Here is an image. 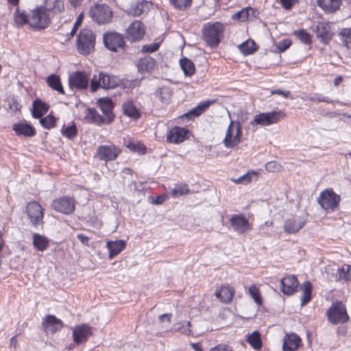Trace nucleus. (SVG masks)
Returning <instances> with one entry per match:
<instances>
[{"mask_svg": "<svg viewBox=\"0 0 351 351\" xmlns=\"http://www.w3.org/2000/svg\"><path fill=\"white\" fill-rule=\"evenodd\" d=\"M232 19L238 20L242 22L249 20V13L246 8L232 15Z\"/></svg>", "mask_w": 351, "mask_h": 351, "instance_id": "obj_52", "label": "nucleus"}, {"mask_svg": "<svg viewBox=\"0 0 351 351\" xmlns=\"http://www.w3.org/2000/svg\"><path fill=\"white\" fill-rule=\"evenodd\" d=\"M91 19L98 24H106L111 22L113 12L106 4H96L89 10Z\"/></svg>", "mask_w": 351, "mask_h": 351, "instance_id": "obj_6", "label": "nucleus"}, {"mask_svg": "<svg viewBox=\"0 0 351 351\" xmlns=\"http://www.w3.org/2000/svg\"><path fill=\"white\" fill-rule=\"evenodd\" d=\"M189 193V189L186 184H176L175 187L171 189V195L173 196H180Z\"/></svg>", "mask_w": 351, "mask_h": 351, "instance_id": "obj_47", "label": "nucleus"}, {"mask_svg": "<svg viewBox=\"0 0 351 351\" xmlns=\"http://www.w3.org/2000/svg\"><path fill=\"white\" fill-rule=\"evenodd\" d=\"M302 291L301 297V306L306 305L311 300L312 285L310 281H305L301 286Z\"/></svg>", "mask_w": 351, "mask_h": 351, "instance_id": "obj_38", "label": "nucleus"}, {"mask_svg": "<svg viewBox=\"0 0 351 351\" xmlns=\"http://www.w3.org/2000/svg\"><path fill=\"white\" fill-rule=\"evenodd\" d=\"M33 245L39 251L45 250L49 246V240L47 237L38 233L33 234Z\"/></svg>", "mask_w": 351, "mask_h": 351, "instance_id": "obj_37", "label": "nucleus"}, {"mask_svg": "<svg viewBox=\"0 0 351 351\" xmlns=\"http://www.w3.org/2000/svg\"><path fill=\"white\" fill-rule=\"evenodd\" d=\"M122 110L125 115L134 119H138L141 117L140 112L134 105L132 100H127L124 101L122 105Z\"/></svg>", "mask_w": 351, "mask_h": 351, "instance_id": "obj_31", "label": "nucleus"}, {"mask_svg": "<svg viewBox=\"0 0 351 351\" xmlns=\"http://www.w3.org/2000/svg\"><path fill=\"white\" fill-rule=\"evenodd\" d=\"M251 180L250 176H249L247 173L239 177L237 180H234V182L239 183V184H247Z\"/></svg>", "mask_w": 351, "mask_h": 351, "instance_id": "obj_63", "label": "nucleus"}, {"mask_svg": "<svg viewBox=\"0 0 351 351\" xmlns=\"http://www.w3.org/2000/svg\"><path fill=\"white\" fill-rule=\"evenodd\" d=\"M121 153V149L114 144L102 145L97 148V156L106 162L114 160Z\"/></svg>", "mask_w": 351, "mask_h": 351, "instance_id": "obj_12", "label": "nucleus"}, {"mask_svg": "<svg viewBox=\"0 0 351 351\" xmlns=\"http://www.w3.org/2000/svg\"><path fill=\"white\" fill-rule=\"evenodd\" d=\"M315 32L320 42L327 44L332 39V34L330 26L324 22H318L315 26Z\"/></svg>", "mask_w": 351, "mask_h": 351, "instance_id": "obj_19", "label": "nucleus"}, {"mask_svg": "<svg viewBox=\"0 0 351 351\" xmlns=\"http://www.w3.org/2000/svg\"><path fill=\"white\" fill-rule=\"evenodd\" d=\"M90 335L91 328L86 324L77 326L73 330V341L77 344L86 341Z\"/></svg>", "mask_w": 351, "mask_h": 351, "instance_id": "obj_20", "label": "nucleus"}, {"mask_svg": "<svg viewBox=\"0 0 351 351\" xmlns=\"http://www.w3.org/2000/svg\"><path fill=\"white\" fill-rule=\"evenodd\" d=\"M210 351H234L231 346L221 343L210 349Z\"/></svg>", "mask_w": 351, "mask_h": 351, "instance_id": "obj_59", "label": "nucleus"}, {"mask_svg": "<svg viewBox=\"0 0 351 351\" xmlns=\"http://www.w3.org/2000/svg\"><path fill=\"white\" fill-rule=\"evenodd\" d=\"M350 269L351 267L348 265H346L341 269H339L338 270L339 272V278H343L345 280H348L349 279Z\"/></svg>", "mask_w": 351, "mask_h": 351, "instance_id": "obj_57", "label": "nucleus"}, {"mask_svg": "<svg viewBox=\"0 0 351 351\" xmlns=\"http://www.w3.org/2000/svg\"><path fill=\"white\" fill-rule=\"evenodd\" d=\"M160 47V44L157 43H152L150 45H145L141 48V51L143 53H152L156 51Z\"/></svg>", "mask_w": 351, "mask_h": 351, "instance_id": "obj_56", "label": "nucleus"}, {"mask_svg": "<svg viewBox=\"0 0 351 351\" xmlns=\"http://www.w3.org/2000/svg\"><path fill=\"white\" fill-rule=\"evenodd\" d=\"M301 345V339L295 333L287 334L283 339V351H295Z\"/></svg>", "mask_w": 351, "mask_h": 351, "instance_id": "obj_21", "label": "nucleus"}, {"mask_svg": "<svg viewBox=\"0 0 351 351\" xmlns=\"http://www.w3.org/2000/svg\"><path fill=\"white\" fill-rule=\"evenodd\" d=\"M285 117V114L281 111H271L267 112H261L256 114L250 124L267 126L277 123Z\"/></svg>", "mask_w": 351, "mask_h": 351, "instance_id": "obj_9", "label": "nucleus"}, {"mask_svg": "<svg viewBox=\"0 0 351 351\" xmlns=\"http://www.w3.org/2000/svg\"><path fill=\"white\" fill-rule=\"evenodd\" d=\"M281 291L287 295L293 294L297 291L298 280L293 275H289L282 278L280 280Z\"/></svg>", "mask_w": 351, "mask_h": 351, "instance_id": "obj_16", "label": "nucleus"}, {"mask_svg": "<svg viewBox=\"0 0 351 351\" xmlns=\"http://www.w3.org/2000/svg\"><path fill=\"white\" fill-rule=\"evenodd\" d=\"M138 70L141 73H149L157 69L156 61L151 56H147L141 58L137 64Z\"/></svg>", "mask_w": 351, "mask_h": 351, "instance_id": "obj_25", "label": "nucleus"}, {"mask_svg": "<svg viewBox=\"0 0 351 351\" xmlns=\"http://www.w3.org/2000/svg\"><path fill=\"white\" fill-rule=\"evenodd\" d=\"M187 132L188 130L183 128L175 127L168 132L167 141L171 143H180L186 139Z\"/></svg>", "mask_w": 351, "mask_h": 351, "instance_id": "obj_22", "label": "nucleus"}, {"mask_svg": "<svg viewBox=\"0 0 351 351\" xmlns=\"http://www.w3.org/2000/svg\"><path fill=\"white\" fill-rule=\"evenodd\" d=\"M88 113L86 119L91 123L98 125L101 124H107V120L105 117L99 114L95 108H88Z\"/></svg>", "mask_w": 351, "mask_h": 351, "instance_id": "obj_35", "label": "nucleus"}, {"mask_svg": "<svg viewBox=\"0 0 351 351\" xmlns=\"http://www.w3.org/2000/svg\"><path fill=\"white\" fill-rule=\"evenodd\" d=\"M121 84L119 77L108 73L100 72L98 77L94 75L90 80V91L95 92L99 88L113 89Z\"/></svg>", "mask_w": 351, "mask_h": 351, "instance_id": "obj_2", "label": "nucleus"}, {"mask_svg": "<svg viewBox=\"0 0 351 351\" xmlns=\"http://www.w3.org/2000/svg\"><path fill=\"white\" fill-rule=\"evenodd\" d=\"M49 110V106L39 99L33 102L32 116L34 118H41Z\"/></svg>", "mask_w": 351, "mask_h": 351, "instance_id": "obj_34", "label": "nucleus"}, {"mask_svg": "<svg viewBox=\"0 0 351 351\" xmlns=\"http://www.w3.org/2000/svg\"><path fill=\"white\" fill-rule=\"evenodd\" d=\"M309 100L312 101H317V102H326L328 104H333L335 103V101H333L331 99H329L327 97L322 96L319 94H315L313 96L309 97Z\"/></svg>", "mask_w": 351, "mask_h": 351, "instance_id": "obj_55", "label": "nucleus"}, {"mask_svg": "<svg viewBox=\"0 0 351 351\" xmlns=\"http://www.w3.org/2000/svg\"><path fill=\"white\" fill-rule=\"evenodd\" d=\"M214 100H206L200 102L196 107L193 108L191 110L184 114L185 117L189 118L196 117L202 114L206 109L213 104Z\"/></svg>", "mask_w": 351, "mask_h": 351, "instance_id": "obj_32", "label": "nucleus"}, {"mask_svg": "<svg viewBox=\"0 0 351 351\" xmlns=\"http://www.w3.org/2000/svg\"><path fill=\"white\" fill-rule=\"evenodd\" d=\"M223 31L224 27L221 23H207L202 29L204 40L210 47H216L221 42Z\"/></svg>", "mask_w": 351, "mask_h": 351, "instance_id": "obj_1", "label": "nucleus"}, {"mask_svg": "<svg viewBox=\"0 0 351 351\" xmlns=\"http://www.w3.org/2000/svg\"><path fill=\"white\" fill-rule=\"evenodd\" d=\"M151 2L146 0H137L131 4L128 14L134 16H138L147 12L151 7Z\"/></svg>", "mask_w": 351, "mask_h": 351, "instance_id": "obj_24", "label": "nucleus"}, {"mask_svg": "<svg viewBox=\"0 0 351 351\" xmlns=\"http://www.w3.org/2000/svg\"><path fill=\"white\" fill-rule=\"evenodd\" d=\"M99 106L103 112L106 115V119L107 120V124L110 123L114 119V114L112 113L113 109V103L111 99L106 97V98H100L98 100Z\"/></svg>", "mask_w": 351, "mask_h": 351, "instance_id": "obj_23", "label": "nucleus"}, {"mask_svg": "<svg viewBox=\"0 0 351 351\" xmlns=\"http://www.w3.org/2000/svg\"><path fill=\"white\" fill-rule=\"evenodd\" d=\"M242 138V128L239 121H230L226 130V136L223 143L226 148H232L237 146Z\"/></svg>", "mask_w": 351, "mask_h": 351, "instance_id": "obj_5", "label": "nucleus"}, {"mask_svg": "<svg viewBox=\"0 0 351 351\" xmlns=\"http://www.w3.org/2000/svg\"><path fill=\"white\" fill-rule=\"evenodd\" d=\"M256 44L252 40H247L239 45V49L244 55H250L256 51Z\"/></svg>", "mask_w": 351, "mask_h": 351, "instance_id": "obj_42", "label": "nucleus"}, {"mask_svg": "<svg viewBox=\"0 0 351 351\" xmlns=\"http://www.w3.org/2000/svg\"><path fill=\"white\" fill-rule=\"evenodd\" d=\"M144 34V25L140 21H135L127 29V38L132 42L140 40Z\"/></svg>", "mask_w": 351, "mask_h": 351, "instance_id": "obj_15", "label": "nucleus"}, {"mask_svg": "<svg viewBox=\"0 0 351 351\" xmlns=\"http://www.w3.org/2000/svg\"><path fill=\"white\" fill-rule=\"evenodd\" d=\"M248 293L257 304H262V298L258 288L255 285L249 287Z\"/></svg>", "mask_w": 351, "mask_h": 351, "instance_id": "obj_49", "label": "nucleus"}, {"mask_svg": "<svg viewBox=\"0 0 351 351\" xmlns=\"http://www.w3.org/2000/svg\"><path fill=\"white\" fill-rule=\"evenodd\" d=\"M47 84L53 90L58 91L60 94L64 95V90L58 75L55 74L49 75L47 78Z\"/></svg>", "mask_w": 351, "mask_h": 351, "instance_id": "obj_36", "label": "nucleus"}, {"mask_svg": "<svg viewBox=\"0 0 351 351\" xmlns=\"http://www.w3.org/2000/svg\"><path fill=\"white\" fill-rule=\"evenodd\" d=\"M13 130L18 135L33 136L36 134L34 127L26 123H16L13 125Z\"/></svg>", "mask_w": 351, "mask_h": 351, "instance_id": "obj_30", "label": "nucleus"}, {"mask_svg": "<svg viewBox=\"0 0 351 351\" xmlns=\"http://www.w3.org/2000/svg\"><path fill=\"white\" fill-rule=\"evenodd\" d=\"M62 134L68 138L69 139H73L77 134V130L75 123L72 121L69 125L64 124L61 129Z\"/></svg>", "mask_w": 351, "mask_h": 351, "instance_id": "obj_41", "label": "nucleus"}, {"mask_svg": "<svg viewBox=\"0 0 351 351\" xmlns=\"http://www.w3.org/2000/svg\"><path fill=\"white\" fill-rule=\"evenodd\" d=\"M326 315L329 322L333 324L345 323L349 319L346 307L342 302L332 304L327 310Z\"/></svg>", "mask_w": 351, "mask_h": 351, "instance_id": "obj_8", "label": "nucleus"}, {"mask_svg": "<svg viewBox=\"0 0 351 351\" xmlns=\"http://www.w3.org/2000/svg\"><path fill=\"white\" fill-rule=\"evenodd\" d=\"M234 295V290L230 286H223L221 289L216 291L215 295L222 302L228 303L230 302Z\"/></svg>", "mask_w": 351, "mask_h": 351, "instance_id": "obj_33", "label": "nucleus"}, {"mask_svg": "<svg viewBox=\"0 0 351 351\" xmlns=\"http://www.w3.org/2000/svg\"><path fill=\"white\" fill-rule=\"evenodd\" d=\"M29 14L25 13V11H21L16 9L14 12V21L19 26H23L27 23L29 25Z\"/></svg>", "mask_w": 351, "mask_h": 351, "instance_id": "obj_43", "label": "nucleus"}, {"mask_svg": "<svg viewBox=\"0 0 351 351\" xmlns=\"http://www.w3.org/2000/svg\"><path fill=\"white\" fill-rule=\"evenodd\" d=\"M339 35L342 37L348 48H351V27L343 29Z\"/></svg>", "mask_w": 351, "mask_h": 351, "instance_id": "obj_53", "label": "nucleus"}, {"mask_svg": "<svg viewBox=\"0 0 351 351\" xmlns=\"http://www.w3.org/2000/svg\"><path fill=\"white\" fill-rule=\"evenodd\" d=\"M246 341L254 350H258L262 348L261 334L258 330H254L252 333L249 334Z\"/></svg>", "mask_w": 351, "mask_h": 351, "instance_id": "obj_39", "label": "nucleus"}, {"mask_svg": "<svg viewBox=\"0 0 351 351\" xmlns=\"http://www.w3.org/2000/svg\"><path fill=\"white\" fill-rule=\"evenodd\" d=\"M126 243L123 240L109 241L106 243V247L109 252V258L112 259L119 254L125 247Z\"/></svg>", "mask_w": 351, "mask_h": 351, "instance_id": "obj_28", "label": "nucleus"}, {"mask_svg": "<svg viewBox=\"0 0 351 351\" xmlns=\"http://www.w3.org/2000/svg\"><path fill=\"white\" fill-rule=\"evenodd\" d=\"M48 13L53 14L62 12L64 9V2L62 0H45L43 5H40Z\"/></svg>", "mask_w": 351, "mask_h": 351, "instance_id": "obj_29", "label": "nucleus"}, {"mask_svg": "<svg viewBox=\"0 0 351 351\" xmlns=\"http://www.w3.org/2000/svg\"><path fill=\"white\" fill-rule=\"evenodd\" d=\"M156 95L162 103H168L171 97V90L168 87L162 86L156 91Z\"/></svg>", "mask_w": 351, "mask_h": 351, "instance_id": "obj_44", "label": "nucleus"}, {"mask_svg": "<svg viewBox=\"0 0 351 351\" xmlns=\"http://www.w3.org/2000/svg\"><path fill=\"white\" fill-rule=\"evenodd\" d=\"M77 238L82 242L84 245H89V237L83 234H77Z\"/></svg>", "mask_w": 351, "mask_h": 351, "instance_id": "obj_64", "label": "nucleus"}, {"mask_svg": "<svg viewBox=\"0 0 351 351\" xmlns=\"http://www.w3.org/2000/svg\"><path fill=\"white\" fill-rule=\"evenodd\" d=\"M5 107L7 109H10L12 112L19 111L21 108V105L14 98H9L5 101Z\"/></svg>", "mask_w": 351, "mask_h": 351, "instance_id": "obj_51", "label": "nucleus"}, {"mask_svg": "<svg viewBox=\"0 0 351 351\" xmlns=\"http://www.w3.org/2000/svg\"><path fill=\"white\" fill-rule=\"evenodd\" d=\"M169 2L176 9L185 10L191 7L192 0H169Z\"/></svg>", "mask_w": 351, "mask_h": 351, "instance_id": "obj_46", "label": "nucleus"}, {"mask_svg": "<svg viewBox=\"0 0 351 351\" xmlns=\"http://www.w3.org/2000/svg\"><path fill=\"white\" fill-rule=\"evenodd\" d=\"M82 19H83V14H80L78 16V17L77 18V19H76V21H75V22L74 23L73 27L72 30L70 32V34H71V36H73L75 34V33H76L79 26L81 25V23L82 22Z\"/></svg>", "mask_w": 351, "mask_h": 351, "instance_id": "obj_60", "label": "nucleus"}, {"mask_svg": "<svg viewBox=\"0 0 351 351\" xmlns=\"http://www.w3.org/2000/svg\"><path fill=\"white\" fill-rule=\"evenodd\" d=\"M291 40L289 39H285L280 40L277 44L276 47L279 51L283 52L287 50L291 45Z\"/></svg>", "mask_w": 351, "mask_h": 351, "instance_id": "obj_58", "label": "nucleus"}, {"mask_svg": "<svg viewBox=\"0 0 351 351\" xmlns=\"http://www.w3.org/2000/svg\"><path fill=\"white\" fill-rule=\"evenodd\" d=\"M77 48L80 53L88 55L95 49V36L91 29L84 28L80 30L77 38Z\"/></svg>", "mask_w": 351, "mask_h": 351, "instance_id": "obj_3", "label": "nucleus"}, {"mask_svg": "<svg viewBox=\"0 0 351 351\" xmlns=\"http://www.w3.org/2000/svg\"><path fill=\"white\" fill-rule=\"evenodd\" d=\"M180 65L185 75L191 76L194 74L195 71V64L187 58H181Z\"/></svg>", "mask_w": 351, "mask_h": 351, "instance_id": "obj_40", "label": "nucleus"}, {"mask_svg": "<svg viewBox=\"0 0 351 351\" xmlns=\"http://www.w3.org/2000/svg\"><path fill=\"white\" fill-rule=\"evenodd\" d=\"M88 79L86 74L81 71L73 73L69 77V85L70 88L84 89L88 86Z\"/></svg>", "mask_w": 351, "mask_h": 351, "instance_id": "obj_17", "label": "nucleus"}, {"mask_svg": "<svg viewBox=\"0 0 351 351\" xmlns=\"http://www.w3.org/2000/svg\"><path fill=\"white\" fill-rule=\"evenodd\" d=\"M305 224V221L300 218H291L287 219L283 225L285 232L294 234L298 232Z\"/></svg>", "mask_w": 351, "mask_h": 351, "instance_id": "obj_26", "label": "nucleus"}, {"mask_svg": "<svg viewBox=\"0 0 351 351\" xmlns=\"http://www.w3.org/2000/svg\"><path fill=\"white\" fill-rule=\"evenodd\" d=\"M56 119L51 115L48 114L44 118H40V125L46 129H51L55 126Z\"/></svg>", "mask_w": 351, "mask_h": 351, "instance_id": "obj_48", "label": "nucleus"}, {"mask_svg": "<svg viewBox=\"0 0 351 351\" xmlns=\"http://www.w3.org/2000/svg\"><path fill=\"white\" fill-rule=\"evenodd\" d=\"M271 95L277 94L282 95L285 98H291L292 95L289 90L284 91L280 89H276L271 92Z\"/></svg>", "mask_w": 351, "mask_h": 351, "instance_id": "obj_61", "label": "nucleus"}, {"mask_svg": "<svg viewBox=\"0 0 351 351\" xmlns=\"http://www.w3.org/2000/svg\"><path fill=\"white\" fill-rule=\"evenodd\" d=\"M51 207L58 213L71 215L75 210V201L73 197L64 196L54 199L51 203Z\"/></svg>", "mask_w": 351, "mask_h": 351, "instance_id": "obj_11", "label": "nucleus"}, {"mask_svg": "<svg viewBox=\"0 0 351 351\" xmlns=\"http://www.w3.org/2000/svg\"><path fill=\"white\" fill-rule=\"evenodd\" d=\"M293 34L295 36V37L298 39H299L301 41V43L306 45L311 44V36L305 29H302L299 30H295Z\"/></svg>", "mask_w": 351, "mask_h": 351, "instance_id": "obj_45", "label": "nucleus"}, {"mask_svg": "<svg viewBox=\"0 0 351 351\" xmlns=\"http://www.w3.org/2000/svg\"><path fill=\"white\" fill-rule=\"evenodd\" d=\"M105 47L110 51H119L123 50L125 42L123 36L117 32H106L103 36Z\"/></svg>", "mask_w": 351, "mask_h": 351, "instance_id": "obj_10", "label": "nucleus"}, {"mask_svg": "<svg viewBox=\"0 0 351 351\" xmlns=\"http://www.w3.org/2000/svg\"><path fill=\"white\" fill-rule=\"evenodd\" d=\"M26 213L33 226L37 227L43 223V208L38 202H29L26 207Z\"/></svg>", "mask_w": 351, "mask_h": 351, "instance_id": "obj_13", "label": "nucleus"}, {"mask_svg": "<svg viewBox=\"0 0 351 351\" xmlns=\"http://www.w3.org/2000/svg\"><path fill=\"white\" fill-rule=\"evenodd\" d=\"M297 0H280L282 7L285 10H291Z\"/></svg>", "mask_w": 351, "mask_h": 351, "instance_id": "obj_62", "label": "nucleus"}, {"mask_svg": "<svg viewBox=\"0 0 351 351\" xmlns=\"http://www.w3.org/2000/svg\"><path fill=\"white\" fill-rule=\"evenodd\" d=\"M230 222L233 230L239 234H243L250 230L248 219L243 215H232Z\"/></svg>", "mask_w": 351, "mask_h": 351, "instance_id": "obj_14", "label": "nucleus"}, {"mask_svg": "<svg viewBox=\"0 0 351 351\" xmlns=\"http://www.w3.org/2000/svg\"><path fill=\"white\" fill-rule=\"evenodd\" d=\"M43 326L47 332L54 334L61 330L63 327V324L55 315H49L45 317Z\"/></svg>", "mask_w": 351, "mask_h": 351, "instance_id": "obj_18", "label": "nucleus"}, {"mask_svg": "<svg viewBox=\"0 0 351 351\" xmlns=\"http://www.w3.org/2000/svg\"><path fill=\"white\" fill-rule=\"evenodd\" d=\"M29 20V26L35 30L45 29L51 22L49 13L41 6H37L31 10Z\"/></svg>", "mask_w": 351, "mask_h": 351, "instance_id": "obj_4", "label": "nucleus"}, {"mask_svg": "<svg viewBox=\"0 0 351 351\" xmlns=\"http://www.w3.org/2000/svg\"><path fill=\"white\" fill-rule=\"evenodd\" d=\"M317 5L321 8L325 13H334L340 9L342 5L341 0H317Z\"/></svg>", "mask_w": 351, "mask_h": 351, "instance_id": "obj_27", "label": "nucleus"}, {"mask_svg": "<svg viewBox=\"0 0 351 351\" xmlns=\"http://www.w3.org/2000/svg\"><path fill=\"white\" fill-rule=\"evenodd\" d=\"M125 147L132 152H137L141 154H144L146 150V147L144 145L140 143H135L131 141H130L127 144H125Z\"/></svg>", "mask_w": 351, "mask_h": 351, "instance_id": "obj_50", "label": "nucleus"}, {"mask_svg": "<svg viewBox=\"0 0 351 351\" xmlns=\"http://www.w3.org/2000/svg\"><path fill=\"white\" fill-rule=\"evenodd\" d=\"M340 201V195L336 194L332 189L322 191L317 198L318 204L326 210H335L338 208Z\"/></svg>", "mask_w": 351, "mask_h": 351, "instance_id": "obj_7", "label": "nucleus"}, {"mask_svg": "<svg viewBox=\"0 0 351 351\" xmlns=\"http://www.w3.org/2000/svg\"><path fill=\"white\" fill-rule=\"evenodd\" d=\"M282 167L276 161H270L265 164V169L269 172H278Z\"/></svg>", "mask_w": 351, "mask_h": 351, "instance_id": "obj_54", "label": "nucleus"}]
</instances>
